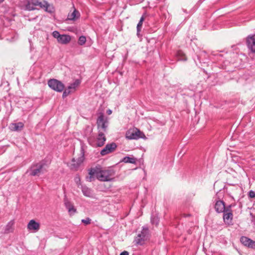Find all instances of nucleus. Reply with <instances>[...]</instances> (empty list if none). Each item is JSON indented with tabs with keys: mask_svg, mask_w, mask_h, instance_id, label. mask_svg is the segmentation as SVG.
Segmentation results:
<instances>
[{
	"mask_svg": "<svg viewBox=\"0 0 255 255\" xmlns=\"http://www.w3.org/2000/svg\"><path fill=\"white\" fill-rule=\"evenodd\" d=\"M84 150L83 147L82 146L80 150V156L77 159H75L74 158L72 160V162L70 166L71 169L75 171L77 170L80 165L84 161Z\"/></svg>",
	"mask_w": 255,
	"mask_h": 255,
	"instance_id": "5",
	"label": "nucleus"
},
{
	"mask_svg": "<svg viewBox=\"0 0 255 255\" xmlns=\"http://www.w3.org/2000/svg\"><path fill=\"white\" fill-rule=\"evenodd\" d=\"M249 196L251 198H255V192L253 190L250 191Z\"/></svg>",
	"mask_w": 255,
	"mask_h": 255,
	"instance_id": "32",
	"label": "nucleus"
},
{
	"mask_svg": "<svg viewBox=\"0 0 255 255\" xmlns=\"http://www.w3.org/2000/svg\"><path fill=\"white\" fill-rule=\"evenodd\" d=\"M214 208L215 211L218 213L225 212V202L221 200L216 201Z\"/></svg>",
	"mask_w": 255,
	"mask_h": 255,
	"instance_id": "12",
	"label": "nucleus"
},
{
	"mask_svg": "<svg viewBox=\"0 0 255 255\" xmlns=\"http://www.w3.org/2000/svg\"><path fill=\"white\" fill-rule=\"evenodd\" d=\"M159 218L156 216H151V223L152 224H154L156 226L159 223Z\"/></svg>",
	"mask_w": 255,
	"mask_h": 255,
	"instance_id": "27",
	"label": "nucleus"
},
{
	"mask_svg": "<svg viewBox=\"0 0 255 255\" xmlns=\"http://www.w3.org/2000/svg\"><path fill=\"white\" fill-rule=\"evenodd\" d=\"M144 16H142L140 17V20L137 24L136 30H138V31H141V27L142 26V23H143V21H144Z\"/></svg>",
	"mask_w": 255,
	"mask_h": 255,
	"instance_id": "25",
	"label": "nucleus"
},
{
	"mask_svg": "<svg viewBox=\"0 0 255 255\" xmlns=\"http://www.w3.org/2000/svg\"><path fill=\"white\" fill-rule=\"evenodd\" d=\"M107 113L108 114L110 115L112 113V111L111 110H108Z\"/></svg>",
	"mask_w": 255,
	"mask_h": 255,
	"instance_id": "35",
	"label": "nucleus"
},
{
	"mask_svg": "<svg viewBox=\"0 0 255 255\" xmlns=\"http://www.w3.org/2000/svg\"><path fill=\"white\" fill-rule=\"evenodd\" d=\"M240 242L244 246L250 249H255V242L253 240L247 237L242 236L240 238Z\"/></svg>",
	"mask_w": 255,
	"mask_h": 255,
	"instance_id": "10",
	"label": "nucleus"
},
{
	"mask_svg": "<svg viewBox=\"0 0 255 255\" xmlns=\"http://www.w3.org/2000/svg\"><path fill=\"white\" fill-rule=\"evenodd\" d=\"M144 136L143 133L137 128L131 132L129 131L126 134V138L128 139H137L142 138Z\"/></svg>",
	"mask_w": 255,
	"mask_h": 255,
	"instance_id": "8",
	"label": "nucleus"
},
{
	"mask_svg": "<svg viewBox=\"0 0 255 255\" xmlns=\"http://www.w3.org/2000/svg\"><path fill=\"white\" fill-rule=\"evenodd\" d=\"M82 191L84 195L86 197H91L92 196V190L86 186H82Z\"/></svg>",
	"mask_w": 255,
	"mask_h": 255,
	"instance_id": "22",
	"label": "nucleus"
},
{
	"mask_svg": "<svg viewBox=\"0 0 255 255\" xmlns=\"http://www.w3.org/2000/svg\"><path fill=\"white\" fill-rule=\"evenodd\" d=\"M52 35L54 38H57L58 40L59 37H60L61 34H60L59 32L58 31L55 30L53 32Z\"/></svg>",
	"mask_w": 255,
	"mask_h": 255,
	"instance_id": "29",
	"label": "nucleus"
},
{
	"mask_svg": "<svg viewBox=\"0 0 255 255\" xmlns=\"http://www.w3.org/2000/svg\"><path fill=\"white\" fill-rule=\"evenodd\" d=\"M250 215H251L252 216H253L252 213H251V214H250Z\"/></svg>",
	"mask_w": 255,
	"mask_h": 255,
	"instance_id": "38",
	"label": "nucleus"
},
{
	"mask_svg": "<svg viewBox=\"0 0 255 255\" xmlns=\"http://www.w3.org/2000/svg\"><path fill=\"white\" fill-rule=\"evenodd\" d=\"M178 55H183L184 58H181V60L186 61L187 60V58H186V57L185 56L184 54L182 52H181L180 51H179L178 52Z\"/></svg>",
	"mask_w": 255,
	"mask_h": 255,
	"instance_id": "33",
	"label": "nucleus"
},
{
	"mask_svg": "<svg viewBox=\"0 0 255 255\" xmlns=\"http://www.w3.org/2000/svg\"><path fill=\"white\" fill-rule=\"evenodd\" d=\"M91 220L89 218H87L85 219H82V222L85 225H89L91 223Z\"/></svg>",
	"mask_w": 255,
	"mask_h": 255,
	"instance_id": "30",
	"label": "nucleus"
},
{
	"mask_svg": "<svg viewBox=\"0 0 255 255\" xmlns=\"http://www.w3.org/2000/svg\"><path fill=\"white\" fill-rule=\"evenodd\" d=\"M122 161L125 163H130L134 164L136 163V158L134 157H130L129 156H125L123 158Z\"/></svg>",
	"mask_w": 255,
	"mask_h": 255,
	"instance_id": "24",
	"label": "nucleus"
},
{
	"mask_svg": "<svg viewBox=\"0 0 255 255\" xmlns=\"http://www.w3.org/2000/svg\"><path fill=\"white\" fill-rule=\"evenodd\" d=\"M140 32V31H138V30H137V33H136V34L138 36V37H139Z\"/></svg>",
	"mask_w": 255,
	"mask_h": 255,
	"instance_id": "36",
	"label": "nucleus"
},
{
	"mask_svg": "<svg viewBox=\"0 0 255 255\" xmlns=\"http://www.w3.org/2000/svg\"><path fill=\"white\" fill-rule=\"evenodd\" d=\"M80 80L77 79L73 83L71 84L67 88L68 89L72 90V92L75 91L76 88L80 85Z\"/></svg>",
	"mask_w": 255,
	"mask_h": 255,
	"instance_id": "23",
	"label": "nucleus"
},
{
	"mask_svg": "<svg viewBox=\"0 0 255 255\" xmlns=\"http://www.w3.org/2000/svg\"><path fill=\"white\" fill-rule=\"evenodd\" d=\"M4 0H0V3L2 2Z\"/></svg>",
	"mask_w": 255,
	"mask_h": 255,
	"instance_id": "37",
	"label": "nucleus"
},
{
	"mask_svg": "<svg viewBox=\"0 0 255 255\" xmlns=\"http://www.w3.org/2000/svg\"><path fill=\"white\" fill-rule=\"evenodd\" d=\"M115 174L113 169L103 168L101 165L98 164L89 169V176L86 177V180L91 182L94 180L95 176L100 181H111L113 180Z\"/></svg>",
	"mask_w": 255,
	"mask_h": 255,
	"instance_id": "1",
	"label": "nucleus"
},
{
	"mask_svg": "<svg viewBox=\"0 0 255 255\" xmlns=\"http://www.w3.org/2000/svg\"><path fill=\"white\" fill-rule=\"evenodd\" d=\"M45 163L42 161L33 164L29 169L30 175L39 176L40 174L43 173L45 171Z\"/></svg>",
	"mask_w": 255,
	"mask_h": 255,
	"instance_id": "3",
	"label": "nucleus"
},
{
	"mask_svg": "<svg viewBox=\"0 0 255 255\" xmlns=\"http://www.w3.org/2000/svg\"><path fill=\"white\" fill-rule=\"evenodd\" d=\"M72 92V90H70L67 88L66 89L63 93L62 97L63 98L66 97L68 95H69Z\"/></svg>",
	"mask_w": 255,
	"mask_h": 255,
	"instance_id": "28",
	"label": "nucleus"
},
{
	"mask_svg": "<svg viewBox=\"0 0 255 255\" xmlns=\"http://www.w3.org/2000/svg\"><path fill=\"white\" fill-rule=\"evenodd\" d=\"M40 1L38 0H24L22 3L21 8L25 10L31 11L38 9Z\"/></svg>",
	"mask_w": 255,
	"mask_h": 255,
	"instance_id": "4",
	"label": "nucleus"
},
{
	"mask_svg": "<svg viewBox=\"0 0 255 255\" xmlns=\"http://www.w3.org/2000/svg\"><path fill=\"white\" fill-rule=\"evenodd\" d=\"M24 128L22 122L11 123L9 126V129L12 131H20Z\"/></svg>",
	"mask_w": 255,
	"mask_h": 255,
	"instance_id": "14",
	"label": "nucleus"
},
{
	"mask_svg": "<svg viewBox=\"0 0 255 255\" xmlns=\"http://www.w3.org/2000/svg\"><path fill=\"white\" fill-rule=\"evenodd\" d=\"M86 41V38L85 36H81L78 39V43L80 45H84Z\"/></svg>",
	"mask_w": 255,
	"mask_h": 255,
	"instance_id": "26",
	"label": "nucleus"
},
{
	"mask_svg": "<svg viewBox=\"0 0 255 255\" xmlns=\"http://www.w3.org/2000/svg\"><path fill=\"white\" fill-rule=\"evenodd\" d=\"M71 39V38L70 35L63 34L61 35L60 37L58 40V41L61 44H66L70 41Z\"/></svg>",
	"mask_w": 255,
	"mask_h": 255,
	"instance_id": "20",
	"label": "nucleus"
},
{
	"mask_svg": "<svg viewBox=\"0 0 255 255\" xmlns=\"http://www.w3.org/2000/svg\"><path fill=\"white\" fill-rule=\"evenodd\" d=\"M106 140V138L105 136L104 133L100 130L99 131L98 136L97 139V146L101 147L104 145Z\"/></svg>",
	"mask_w": 255,
	"mask_h": 255,
	"instance_id": "17",
	"label": "nucleus"
},
{
	"mask_svg": "<svg viewBox=\"0 0 255 255\" xmlns=\"http://www.w3.org/2000/svg\"><path fill=\"white\" fill-rule=\"evenodd\" d=\"M27 229L30 231L37 232L40 229V224L34 220H31L27 224Z\"/></svg>",
	"mask_w": 255,
	"mask_h": 255,
	"instance_id": "16",
	"label": "nucleus"
},
{
	"mask_svg": "<svg viewBox=\"0 0 255 255\" xmlns=\"http://www.w3.org/2000/svg\"><path fill=\"white\" fill-rule=\"evenodd\" d=\"M150 237L149 230L148 227L143 226L141 232L137 235L134 240L135 245L142 246L145 244V241Z\"/></svg>",
	"mask_w": 255,
	"mask_h": 255,
	"instance_id": "2",
	"label": "nucleus"
},
{
	"mask_svg": "<svg viewBox=\"0 0 255 255\" xmlns=\"http://www.w3.org/2000/svg\"><path fill=\"white\" fill-rule=\"evenodd\" d=\"M97 124L99 131L100 130L104 133L106 132L108 125V118L103 114H101L97 119Z\"/></svg>",
	"mask_w": 255,
	"mask_h": 255,
	"instance_id": "6",
	"label": "nucleus"
},
{
	"mask_svg": "<svg viewBox=\"0 0 255 255\" xmlns=\"http://www.w3.org/2000/svg\"><path fill=\"white\" fill-rule=\"evenodd\" d=\"M39 7L41 8H44L46 11L50 13L54 11V7L53 5L49 4L45 0H43V2L40 1V4Z\"/></svg>",
	"mask_w": 255,
	"mask_h": 255,
	"instance_id": "13",
	"label": "nucleus"
},
{
	"mask_svg": "<svg viewBox=\"0 0 255 255\" xmlns=\"http://www.w3.org/2000/svg\"><path fill=\"white\" fill-rule=\"evenodd\" d=\"M117 145L115 142L107 144L101 151L100 153L102 156L106 155L113 152L117 148Z\"/></svg>",
	"mask_w": 255,
	"mask_h": 255,
	"instance_id": "9",
	"label": "nucleus"
},
{
	"mask_svg": "<svg viewBox=\"0 0 255 255\" xmlns=\"http://www.w3.org/2000/svg\"><path fill=\"white\" fill-rule=\"evenodd\" d=\"M120 255H129V254L127 251H124L120 254Z\"/></svg>",
	"mask_w": 255,
	"mask_h": 255,
	"instance_id": "34",
	"label": "nucleus"
},
{
	"mask_svg": "<svg viewBox=\"0 0 255 255\" xmlns=\"http://www.w3.org/2000/svg\"><path fill=\"white\" fill-rule=\"evenodd\" d=\"M247 44L250 51L255 54V34L249 35L247 38Z\"/></svg>",
	"mask_w": 255,
	"mask_h": 255,
	"instance_id": "11",
	"label": "nucleus"
},
{
	"mask_svg": "<svg viewBox=\"0 0 255 255\" xmlns=\"http://www.w3.org/2000/svg\"><path fill=\"white\" fill-rule=\"evenodd\" d=\"M48 85L51 89L58 92L63 91L65 88L64 85L61 81L55 79L48 80Z\"/></svg>",
	"mask_w": 255,
	"mask_h": 255,
	"instance_id": "7",
	"label": "nucleus"
},
{
	"mask_svg": "<svg viewBox=\"0 0 255 255\" xmlns=\"http://www.w3.org/2000/svg\"><path fill=\"white\" fill-rule=\"evenodd\" d=\"M232 204H231L227 207H225V212H231L232 213V211L231 208L233 206Z\"/></svg>",
	"mask_w": 255,
	"mask_h": 255,
	"instance_id": "31",
	"label": "nucleus"
},
{
	"mask_svg": "<svg viewBox=\"0 0 255 255\" xmlns=\"http://www.w3.org/2000/svg\"><path fill=\"white\" fill-rule=\"evenodd\" d=\"M223 219L225 222L231 223L233 220V215L231 212H224Z\"/></svg>",
	"mask_w": 255,
	"mask_h": 255,
	"instance_id": "21",
	"label": "nucleus"
},
{
	"mask_svg": "<svg viewBox=\"0 0 255 255\" xmlns=\"http://www.w3.org/2000/svg\"><path fill=\"white\" fill-rule=\"evenodd\" d=\"M64 205L68 210L69 213L71 215L76 212V209L74 207L73 204L66 198L64 200Z\"/></svg>",
	"mask_w": 255,
	"mask_h": 255,
	"instance_id": "15",
	"label": "nucleus"
},
{
	"mask_svg": "<svg viewBox=\"0 0 255 255\" xmlns=\"http://www.w3.org/2000/svg\"><path fill=\"white\" fill-rule=\"evenodd\" d=\"M14 224V221L13 220L10 221L5 227L4 233L8 234L13 231V226Z\"/></svg>",
	"mask_w": 255,
	"mask_h": 255,
	"instance_id": "19",
	"label": "nucleus"
},
{
	"mask_svg": "<svg viewBox=\"0 0 255 255\" xmlns=\"http://www.w3.org/2000/svg\"><path fill=\"white\" fill-rule=\"evenodd\" d=\"M80 12L75 8L72 13L68 14L67 19L75 21L80 17Z\"/></svg>",
	"mask_w": 255,
	"mask_h": 255,
	"instance_id": "18",
	"label": "nucleus"
}]
</instances>
